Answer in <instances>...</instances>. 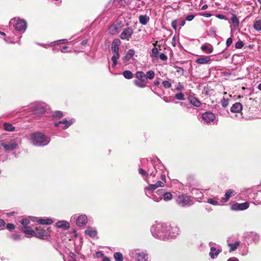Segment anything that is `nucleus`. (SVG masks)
Segmentation results:
<instances>
[{
	"label": "nucleus",
	"instance_id": "nucleus-10",
	"mask_svg": "<svg viewBox=\"0 0 261 261\" xmlns=\"http://www.w3.org/2000/svg\"><path fill=\"white\" fill-rule=\"evenodd\" d=\"M132 256L137 261H147L148 255L144 252H132Z\"/></svg>",
	"mask_w": 261,
	"mask_h": 261
},
{
	"label": "nucleus",
	"instance_id": "nucleus-27",
	"mask_svg": "<svg viewBox=\"0 0 261 261\" xmlns=\"http://www.w3.org/2000/svg\"><path fill=\"white\" fill-rule=\"evenodd\" d=\"M21 230L27 234H30L31 236H34V231L35 230L32 229V228L30 226H22L21 228Z\"/></svg>",
	"mask_w": 261,
	"mask_h": 261
},
{
	"label": "nucleus",
	"instance_id": "nucleus-12",
	"mask_svg": "<svg viewBox=\"0 0 261 261\" xmlns=\"http://www.w3.org/2000/svg\"><path fill=\"white\" fill-rule=\"evenodd\" d=\"M74 121L75 120L74 119H71L69 121H67L66 119H64L62 121L56 122L55 125L57 127H60L61 124H65V125L62 127V128L66 129L70 126Z\"/></svg>",
	"mask_w": 261,
	"mask_h": 261
},
{
	"label": "nucleus",
	"instance_id": "nucleus-61",
	"mask_svg": "<svg viewBox=\"0 0 261 261\" xmlns=\"http://www.w3.org/2000/svg\"><path fill=\"white\" fill-rule=\"evenodd\" d=\"M195 17V15H188L187 17H186V20L187 21H191Z\"/></svg>",
	"mask_w": 261,
	"mask_h": 261
},
{
	"label": "nucleus",
	"instance_id": "nucleus-45",
	"mask_svg": "<svg viewBox=\"0 0 261 261\" xmlns=\"http://www.w3.org/2000/svg\"><path fill=\"white\" fill-rule=\"evenodd\" d=\"M232 22L233 23L235 27L238 26L239 24V20L236 15H233L231 18Z\"/></svg>",
	"mask_w": 261,
	"mask_h": 261
},
{
	"label": "nucleus",
	"instance_id": "nucleus-51",
	"mask_svg": "<svg viewBox=\"0 0 261 261\" xmlns=\"http://www.w3.org/2000/svg\"><path fill=\"white\" fill-rule=\"evenodd\" d=\"M244 45V43L241 41H239L236 43V47L237 48H241L243 47Z\"/></svg>",
	"mask_w": 261,
	"mask_h": 261
},
{
	"label": "nucleus",
	"instance_id": "nucleus-26",
	"mask_svg": "<svg viewBox=\"0 0 261 261\" xmlns=\"http://www.w3.org/2000/svg\"><path fill=\"white\" fill-rule=\"evenodd\" d=\"M231 210L233 211L245 210V203H234L231 206Z\"/></svg>",
	"mask_w": 261,
	"mask_h": 261
},
{
	"label": "nucleus",
	"instance_id": "nucleus-56",
	"mask_svg": "<svg viewBox=\"0 0 261 261\" xmlns=\"http://www.w3.org/2000/svg\"><path fill=\"white\" fill-rule=\"evenodd\" d=\"M228 105V100L226 99H223L222 100V106L223 107H226Z\"/></svg>",
	"mask_w": 261,
	"mask_h": 261
},
{
	"label": "nucleus",
	"instance_id": "nucleus-37",
	"mask_svg": "<svg viewBox=\"0 0 261 261\" xmlns=\"http://www.w3.org/2000/svg\"><path fill=\"white\" fill-rule=\"evenodd\" d=\"M134 83L135 84V85H136L137 87L139 88H144L146 86L145 84L146 82H143L141 81H140V80H135Z\"/></svg>",
	"mask_w": 261,
	"mask_h": 261
},
{
	"label": "nucleus",
	"instance_id": "nucleus-20",
	"mask_svg": "<svg viewBox=\"0 0 261 261\" xmlns=\"http://www.w3.org/2000/svg\"><path fill=\"white\" fill-rule=\"evenodd\" d=\"M56 226L58 228L66 230L69 228L70 224L66 221H59L57 222Z\"/></svg>",
	"mask_w": 261,
	"mask_h": 261
},
{
	"label": "nucleus",
	"instance_id": "nucleus-4",
	"mask_svg": "<svg viewBox=\"0 0 261 261\" xmlns=\"http://www.w3.org/2000/svg\"><path fill=\"white\" fill-rule=\"evenodd\" d=\"M0 146L3 147L6 150H13L17 147V143L16 140L8 138L0 140Z\"/></svg>",
	"mask_w": 261,
	"mask_h": 261
},
{
	"label": "nucleus",
	"instance_id": "nucleus-52",
	"mask_svg": "<svg viewBox=\"0 0 261 261\" xmlns=\"http://www.w3.org/2000/svg\"><path fill=\"white\" fill-rule=\"evenodd\" d=\"M67 42V39H61V40H58L56 42H53L52 43L54 44H61V43H66Z\"/></svg>",
	"mask_w": 261,
	"mask_h": 261
},
{
	"label": "nucleus",
	"instance_id": "nucleus-54",
	"mask_svg": "<svg viewBox=\"0 0 261 261\" xmlns=\"http://www.w3.org/2000/svg\"><path fill=\"white\" fill-rule=\"evenodd\" d=\"M120 41L119 39H115L113 41L112 45L119 47L120 45Z\"/></svg>",
	"mask_w": 261,
	"mask_h": 261
},
{
	"label": "nucleus",
	"instance_id": "nucleus-30",
	"mask_svg": "<svg viewBox=\"0 0 261 261\" xmlns=\"http://www.w3.org/2000/svg\"><path fill=\"white\" fill-rule=\"evenodd\" d=\"M113 56L112 57L111 60L113 62L112 67H115L117 63V60L119 59L120 55L119 53H113Z\"/></svg>",
	"mask_w": 261,
	"mask_h": 261
},
{
	"label": "nucleus",
	"instance_id": "nucleus-16",
	"mask_svg": "<svg viewBox=\"0 0 261 261\" xmlns=\"http://www.w3.org/2000/svg\"><path fill=\"white\" fill-rule=\"evenodd\" d=\"M221 249L216 248L214 247H211L210 256L211 258L214 259L217 257L219 253L221 252Z\"/></svg>",
	"mask_w": 261,
	"mask_h": 261
},
{
	"label": "nucleus",
	"instance_id": "nucleus-3",
	"mask_svg": "<svg viewBox=\"0 0 261 261\" xmlns=\"http://www.w3.org/2000/svg\"><path fill=\"white\" fill-rule=\"evenodd\" d=\"M10 27H13L17 31L23 33L27 28V22L23 19L13 18L9 22Z\"/></svg>",
	"mask_w": 261,
	"mask_h": 261
},
{
	"label": "nucleus",
	"instance_id": "nucleus-47",
	"mask_svg": "<svg viewBox=\"0 0 261 261\" xmlns=\"http://www.w3.org/2000/svg\"><path fill=\"white\" fill-rule=\"evenodd\" d=\"M162 84L165 88H170L171 87V83L169 81H164Z\"/></svg>",
	"mask_w": 261,
	"mask_h": 261
},
{
	"label": "nucleus",
	"instance_id": "nucleus-29",
	"mask_svg": "<svg viewBox=\"0 0 261 261\" xmlns=\"http://www.w3.org/2000/svg\"><path fill=\"white\" fill-rule=\"evenodd\" d=\"M120 26L119 25L114 24L109 28V32L112 34H115L119 32Z\"/></svg>",
	"mask_w": 261,
	"mask_h": 261
},
{
	"label": "nucleus",
	"instance_id": "nucleus-2",
	"mask_svg": "<svg viewBox=\"0 0 261 261\" xmlns=\"http://www.w3.org/2000/svg\"><path fill=\"white\" fill-rule=\"evenodd\" d=\"M32 143L36 146H42L47 145L50 142V138L41 133H35L31 136Z\"/></svg>",
	"mask_w": 261,
	"mask_h": 261
},
{
	"label": "nucleus",
	"instance_id": "nucleus-31",
	"mask_svg": "<svg viewBox=\"0 0 261 261\" xmlns=\"http://www.w3.org/2000/svg\"><path fill=\"white\" fill-rule=\"evenodd\" d=\"M85 234L88 235L90 237L93 238L97 234V231L95 229L91 228L87 229L85 231Z\"/></svg>",
	"mask_w": 261,
	"mask_h": 261
},
{
	"label": "nucleus",
	"instance_id": "nucleus-58",
	"mask_svg": "<svg viewBox=\"0 0 261 261\" xmlns=\"http://www.w3.org/2000/svg\"><path fill=\"white\" fill-rule=\"evenodd\" d=\"M156 186L158 187H163L164 186L165 182L161 181H158L155 184Z\"/></svg>",
	"mask_w": 261,
	"mask_h": 261
},
{
	"label": "nucleus",
	"instance_id": "nucleus-64",
	"mask_svg": "<svg viewBox=\"0 0 261 261\" xmlns=\"http://www.w3.org/2000/svg\"><path fill=\"white\" fill-rule=\"evenodd\" d=\"M227 261H239L238 258L234 257H232L228 259Z\"/></svg>",
	"mask_w": 261,
	"mask_h": 261
},
{
	"label": "nucleus",
	"instance_id": "nucleus-23",
	"mask_svg": "<svg viewBox=\"0 0 261 261\" xmlns=\"http://www.w3.org/2000/svg\"><path fill=\"white\" fill-rule=\"evenodd\" d=\"M201 49L206 54H211L213 51V48L210 44H204L201 47Z\"/></svg>",
	"mask_w": 261,
	"mask_h": 261
},
{
	"label": "nucleus",
	"instance_id": "nucleus-22",
	"mask_svg": "<svg viewBox=\"0 0 261 261\" xmlns=\"http://www.w3.org/2000/svg\"><path fill=\"white\" fill-rule=\"evenodd\" d=\"M135 51L133 49H129L126 55L123 57V60L124 62H127L129 61L132 58H133V56L135 55Z\"/></svg>",
	"mask_w": 261,
	"mask_h": 261
},
{
	"label": "nucleus",
	"instance_id": "nucleus-8",
	"mask_svg": "<svg viewBox=\"0 0 261 261\" xmlns=\"http://www.w3.org/2000/svg\"><path fill=\"white\" fill-rule=\"evenodd\" d=\"M202 119L204 122L208 123L215 120V115L211 112H206L202 114Z\"/></svg>",
	"mask_w": 261,
	"mask_h": 261
},
{
	"label": "nucleus",
	"instance_id": "nucleus-55",
	"mask_svg": "<svg viewBox=\"0 0 261 261\" xmlns=\"http://www.w3.org/2000/svg\"><path fill=\"white\" fill-rule=\"evenodd\" d=\"M6 228L8 230H13V229H15V226L13 224L8 223L6 225Z\"/></svg>",
	"mask_w": 261,
	"mask_h": 261
},
{
	"label": "nucleus",
	"instance_id": "nucleus-38",
	"mask_svg": "<svg viewBox=\"0 0 261 261\" xmlns=\"http://www.w3.org/2000/svg\"><path fill=\"white\" fill-rule=\"evenodd\" d=\"M124 77L126 79H130L133 77V74L130 70H125L123 72Z\"/></svg>",
	"mask_w": 261,
	"mask_h": 261
},
{
	"label": "nucleus",
	"instance_id": "nucleus-53",
	"mask_svg": "<svg viewBox=\"0 0 261 261\" xmlns=\"http://www.w3.org/2000/svg\"><path fill=\"white\" fill-rule=\"evenodd\" d=\"M158 58H159L162 61H166L167 59V56L163 53H161L158 55Z\"/></svg>",
	"mask_w": 261,
	"mask_h": 261
},
{
	"label": "nucleus",
	"instance_id": "nucleus-62",
	"mask_svg": "<svg viewBox=\"0 0 261 261\" xmlns=\"http://www.w3.org/2000/svg\"><path fill=\"white\" fill-rule=\"evenodd\" d=\"M200 15L201 16H204L205 17H210L212 16V14L211 13H200Z\"/></svg>",
	"mask_w": 261,
	"mask_h": 261
},
{
	"label": "nucleus",
	"instance_id": "nucleus-25",
	"mask_svg": "<svg viewBox=\"0 0 261 261\" xmlns=\"http://www.w3.org/2000/svg\"><path fill=\"white\" fill-rule=\"evenodd\" d=\"M246 238H247L248 240L250 239L254 242H257L259 240V236L254 232L248 233Z\"/></svg>",
	"mask_w": 261,
	"mask_h": 261
},
{
	"label": "nucleus",
	"instance_id": "nucleus-48",
	"mask_svg": "<svg viewBox=\"0 0 261 261\" xmlns=\"http://www.w3.org/2000/svg\"><path fill=\"white\" fill-rule=\"evenodd\" d=\"M11 238L15 241H18L21 239V236L18 233H14L12 235Z\"/></svg>",
	"mask_w": 261,
	"mask_h": 261
},
{
	"label": "nucleus",
	"instance_id": "nucleus-57",
	"mask_svg": "<svg viewBox=\"0 0 261 261\" xmlns=\"http://www.w3.org/2000/svg\"><path fill=\"white\" fill-rule=\"evenodd\" d=\"M54 115L57 117H61L63 115V114L61 111H56Z\"/></svg>",
	"mask_w": 261,
	"mask_h": 261
},
{
	"label": "nucleus",
	"instance_id": "nucleus-35",
	"mask_svg": "<svg viewBox=\"0 0 261 261\" xmlns=\"http://www.w3.org/2000/svg\"><path fill=\"white\" fill-rule=\"evenodd\" d=\"M114 257L116 261H123V257L122 254L120 252H115L114 254Z\"/></svg>",
	"mask_w": 261,
	"mask_h": 261
},
{
	"label": "nucleus",
	"instance_id": "nucleus-21",
	"mask_svg": "<svg viewBox=\"0 0 261 261\" xmlns=\"http://www.w3.org/2000/svg\"><path fill=\"white\" fill-rule=\"evenodd\" d=\"M188 99L190 103L196 107H199L201 106L200 101L196 97L193 96H189Z\"/></svg>",
	"mask_w": 261,
	"mask_h": 261
},
{
	"label": "nucleus",
	"instance_id": "nucleus-63",
	"mask_svg": "<svg viewBox=\"0 0 261 261\" xmlns=\"http://www.w3.org/2000/svg\"><path fill=\"white\" fill-rule=\"evenodd\" d=\"M171 25H172V28L175 30L176 29V26H177V21L176 20L173 21L172 22Z\"/></svg>",
	"mask_w": 261,
	"mask_h": 261
},
{
	"label": "nucleus",
	"instance_id": "nucleus-9",
	"mask_svg": "<svg viewBox=\"0 0 261 261\" xmlns=\"http://www.w3.org/2000/svg\"><path fill=\"white\" fill-rule=\"evenodd\" d=\"M133 34V30L132 28L128 27L125 29L120 34V38L122 40H128Z\"/></svg>",
	"mask_w": 261,
	"mask_h": 261
},
{
	"label": "nucleus",
	"instance_id": "nucleus-14",
	"mask_svg": "<svg viewBox=\"0 0 261 261\" xmlns=\"http://www.w3.org/2000/svg\"><path fill=\"white\" fill-rule=\"evenodd\" d=\"M158 187L155 184H150L148 187L144 188L146 195L148 197H151V195L153 193V191L155 190Z\"/></svg>",
	"mask_w": 261,
	"mask_h": 261
},
{
	"label": "nucleus",
	"instance_id": "nucleus-32",
	"mask_svg": "<svg viewBox=\"0 0 261 261\" xmlns=\"http://www.w3.org/2000/svg\"><path fill=\"white\" fill-rule=\"evenodd\" d=\"M150 166L147 170L148 175L149 174L150 175L154 176L156 172V170L155 168L153 167L152 163H150Z\"/></svg>",
	"mask_w": 261,
	"mask_h": 261
},
{
	"label": "nucleus",
	"instance_id": "nucleus-1",
	"mask_svg": "<svg viewBox=\"0 0 261 261\" xmlns=\"http://www.w3.org/2000/svg\"><path fill=\"white\" fill-rule=\"evenodd\" d=\"M152 235L157 238L166 240L175 238L179 233V228L175 224L157 223L151 227Z\"/></svg>",
	"mask_w": 261,
	"mask_h": 261
},
{
	"label": "nucleus",
	"instance_id": "nucleus-28",
	"mask_svg": "<svg viewBox=\"0 0 261 261\" xmlns=\"http://www.w3.org/2000/svg\"><path fill=\"white\" fill-rule=\"evenodd\" d=\"M228 242V241H227ZM228 246L230 247L229 252H231L236 250L240 245V241H236L234 243H231L229 242L227 243Z\"/></svg>",
	"mask_w": 261,
	"mask_h": 261
},
{
	"label": "nucleus",
	"instance_id": "nucleus-24",
	"mask_svg": "<svg viewBox=\"0 0 261 261\" xmlns=\"http://www.w3.org/2000/svg\"><path fill=\"white\" fill-rule=\"evenodd\" d=\"M136 76L139 80L143 82H147V77H146V74L142 71H137Z\"/></svg>",
	"mask_w": 261,
	"mask_h": 261
},
{
	"label": "nucleus",
	"instance_id": "nucleus-34",
	"mask_svg": "<svg viewBox=\"0 0 261 261\" xmlns=\"http://www.w3.org/2000/svg\"><path fill=\"white\" fill-rule=\"evenodd\" d=\"M4 129L6 131L13 132L15 129V127L13 126L11 123H5L4 124Z\"/></svg>",
	"mask_w": 261,
	"mask_h": 261
},
{
	"label": "nucleus",
	"instance_id": "nucleus-49",
	"mask_svg": "<svg viewBox=\"0 0 261 261\" xmlns=\"http://www.w3.org/2000/svg\"><path fill=\"white\" fill-rule=\"evenodd\" d=\"M138 171L139 173L143 176H145L146 177L148 176L147 171H146L145 170H143L142 168H139Z\"/></svg>",
	"mask_w": 261,
	"mask_h": 261
},
{
	"label": "nucleus",
	"instance_id": "nucleus-59",
	"mask_svg": "<svg viewBox=\"0 0 261 261\" xmlns=\"http://www.w3.org/2000/svg\"><path fill=\"white\" fill-rule=\"evenodd\" d=\"M112 50L113 53H119V47L112 46Z\"/></svg>",
	"mask_w": 261,
	"mask_h": 261
},
{
	"label": "nucleus",
	"instance_id": "nucleus-18",
	"mask_svg": "<svg viewBox=\"0 0 261 261\" xmlns=\"http://www.w3.org/2000/svg\"><path fill=\"white\" fill-rule=\"evenodd\" d=\"M235 194V191L233 189H228L225 194V197L222 198L221 201L223 203L226 202L229 199Z\"/></svg>",
	"mask_w": 261,
	"mask_h": 261
},
{
	"label": "nucleus",
	"instance_id": "nucleus-43",
	"mask_svg": "<svg viewBox=\"0 0 261 261\" xmlns=\"http://www.w3.org/2000/svg\"><path fill=\"white\" fill-rule=\"evenodd\" d=\"M207 202L213 205H217L220 204L219 202L217 200L213 198L208 199Z\"/></svg>",
	"mask_w": 261,
	"mask_h": 261
},
{
	"label": "nucleus",
	"instance_id": "nucleus-39",
	"mask_svg": "<svg viewBox=\"0 0 261 261\" xmlns=\"http://www.w3.org/2000/svg\"><path fill=\"white\" fill-rule=\"evenodd\" d=\"M254 28L256 31L261 30V19L257 20L254 22Z\"/></svg>",
	"mask_w": 261,
	"mask_h": 261
},
{
	"label": "nucleus",
	"instance_id": "nucleus-15",
	"mask_svg": "<svg viewBox=\"0 0 261 261\" xmlns=\"http://www.w3.org/2000/svg\"><path fill=\"white\" fill-rule=\"evenodd\" d=\"M87 223V217L85 215L79 216L76 219V224L79 226H83Z\"/></svg>",
	"mask_w": 261,
	"mask_h": 261
},
{
	"label": "nucleus",
	"instance_id": "nucleus-42",
	"mask_svg": "<svg viewBox=\"0 0 261 261\" xmlns=\"http://www.w3.org/2000/svg\"><path fill=\"white\" fill-rule=\"evenodd\" d=\"M175 97L176 99L179 100H184L185 99L184 94L182 92H179L175 95Z\"/></svg>",
	"mask_w": 261,
	"mask_h": 261
},
{
	"label": "nucleus",
	"instance_id": "nucleus-60",
	"mask_svg": "<svg viewBox=\"0 0 261 261\" xmlns=\"http://www.w3.org/2000/svg\"><path fill=\"white\" fill-rule=\"evenodd\" d=\"M232 39L231 38H228L227 40H226V46L227 47H228L230 45V44L232 43Z\"/></svg>",
	"mask_w": 261,
	"mask_h": 261
},
{
	"label": "nucleus",
	"instance_id": "nucleus-5",
	"mask_svg": "<svg viewBox=\"0 0 261 261\" xmlns=\"http://www.w3.org/2000/svg\"><path fill=\"white\" fill-rule=\"evenodd\" d=\"M176 202L178 205L182 207L189 206L193 203L190 197L185 195L178 196Z\"/></svg>",
	"mask_w": 261,
	"mask_h": 261
},
{
	"label": "nucleus",
	"instance_id": "nucleus-7",
	"mask_svg": "<svg viewBox=\"0 0 261 261\" xmlns=\"http://www.w3.org/2000/svg\"><path fill=\"white\" fill-rule=\"evenodd\" d=\"M31 108L35 113L42 114L45 111V105L43 103H36Z\"/></svg>",
	"mask_w": 261,
	"mask_h": 261
},
{
	"label": "nucleus",
	"instance_id": "nucleus-6",
	"mask_svg": "<svg viewBox=\"0 0 261 261\" xmlns=\"http://www.w3.org/2000/svg\"><path fill=\"white\" fill-rule=\"evenodd\" d=\"M34 236L40 239L45 240L49 237V233L48 229H44L40 226L36 228Z\"/></svg>",
	"mask_w": 261,
	"mask_h": 261
},
{
	"label": "nucleus",
	"instance_id": "nucleus-19",
	"mask_svg": "<svg viewBox=\"0 0 261 261\" xmlns=\"http://www.w3.org/2000/svg\"><path fill=\"white\" fill-rule=\"evenodd\" d=\"M211 61L210 56H201L196 60V62L199 64H205L209 63Z\"/></svg>",
	"mask_w": 261,
	"mask_h": 261
},
{
	"label": "nucleus",
	"instance_id": "nucleus-44",
	"mask_svg": "<svg viewBox=\"0 0 261 261\" xmlns=\"http://www.w3.org/2000/svg\"><path fill=\"white\" fill-rule=\"evenodd\" d=\"M5 41L8 43H14L16 42L15 39L13 37H7L5 39Z\"/></svg>",
	"mask_w": 261,
	"mask_h": 261
},
{
	"label": "nucleus",
	"instance_id": "nucleus-11",
	"mask_svg": "<svg viewBox=\"0 0 261 261\" xmlns=\"http://www.w3.org/2000/svg\"><path fill=\"white\" fill-rule=\"evenodd\" d=\"M33 221H37L40 224L50 225L53 223V220L50 218H38L36 217H30Z\"/></svg>",
	"mask_w": 261,
	"mask_h": 261
},
{
	"label": "nucleus",
	"instance_id": "nucleus-17",
	"mask_svg": "<svg viewBox=\"0 0 261 261\" xmlns=\"http://www.w3.org/2000/svg\"><path fill=\"white\" fill-rule=\"evenodd\" d=\"M243 109L242 105L240 102H236L230 108V111L232 113H240Z\"/></svg>",
	"mask_w": 261,
	"mask_h": 261
},
{
	"label": "nucleus",
	"instance_id": "nucleus-41",
	"mask_svg": "<svg viewBox=\"0 0 261 261\" xmlns=\"http://www.w3.org/2000/svg\"><path fill=\"white\" fill-rule=\"evenodd\" d=\"M154 76V72L152 70H149L147 72L146 77H147V80H152Z\"/></svg>",
	"mask_w": 261,
	"mask_h": 261
},
{
	"label": "nucleus",
	"instance_id": "nucleus-46",
	"mask_svg": "<svg viewBox=\"0 0 261 261\" xmlns=\"http://www.w3.org/2000/svg\"><path fill=\"white\" fill-rule=\"evenodd\" d=\"M184 88V85L180 82L178 83L175 86V89L177 91H181Z\"/></svg>",
	"mask_w": 261,
	"mask_h": 261
},
{
	"label": "nucleus",
	"instance_id": "nucleus-40",
	"mask_svg": "<svg viewBox=\"0 0 261 261\" xmlns=\"http://www.w3.org/2000/svg\"><path fill=\"white\" fill-rule=\"evenodd\" d=\"M158 49L154 46L151 50V57L152 58H158Z\"/></svg>",
	"mask_w": 261,
	"mask_h": 261
},
{
	"label": "nucleus",
	"instance_id": "nucleus-50",
	"mask_svg": "<svg viewBox=\"0 0 261 261\" xmlns=\"http://www.w3.org/2000/svg\"><path fill=\"white\" fill-rule=\"evenodd\" d=\"M30 223V220L29 219L24 218L21 220V224L22 226H27V225Z\"/></svg>",
	"mask_w": 261,
	"mask_h": 261
},
{
	"label": "nucleus",
	"instance_id": "nucleus-36",
	"mask_svg": "<svg viewBox=\"0 0 261 261\" xmlns=\"http://www.w3.org/2000/svg\"><path fill=\"white\" fill-rule=\"evenodd\" d=\"M163 199L165 201H168L172 199V195L170 192H165L163 194Z\"/></svg>",
	"mask_w": 261,
	"mask_h": 261
},
{
	"label": "nucleus",
	"instance_id": "nucleus-13",
	"mask_svg": "<svg viewBox=\"0 0 261 261\" xmlns=\"http://www.w3.org/2000/svg\"><path fill=\"white\" fill-rule=\"evenodd\" d=\"M164 193V190L163 189H159L155 192V193H152L151 197L150 198L154 201L158 202L162 199Z\"/></svg>",
	"mask_w": 261,
	"mask_h": 261
},
{
	"label": "nucleus",
	"instance_id": "nucleus-33",
	"mask_svg": "<svg viewBox=\"0 0 261 261\" xmlns=\"http://www.w3.org/2000/svg\"><path fill=\"white\" fill-rule=\"evenodd\" d=\"M149 21V17L146 15H140L139 17V21L143 25H145Z\"/></svg>",
	"mask_w": 261,
	"mask_h": 261
}]
</instances>
